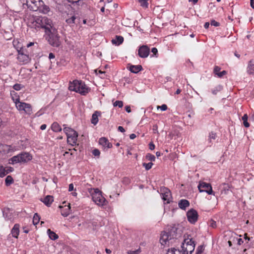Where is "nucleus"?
<instances>
[{"mask_svg":"<svg viewBox=\"0 0 254 254\" xmlns=\"http://www.w3.org/2000/svg\"><path fill=\"white\" fill-rule=\"evenodd\" d=\"M195 244L192 238L185 236L184 242L181 245V251L172 248L168 250L167 254H191L194 251Z\"/></svg>","mask_w":254,"mask_h":254,"instance_id":"nucleus-1","label":"nucleus"},{"mask_svg":"<svg viewBox=\"0 0 254 254\" xmlns=\"http://www.w3.org/2000/svg\"><path fill=\"white\" fill-rule=\"evenodd\" d=\"M30 26L35 29L43 28L45 32H49L52 29L56 28L52 20L46 16L37 17L32 20Z\"/></svg>","mask_w":254,"mask_h":254,"instance_id":"nucleus-2","label":"nucleus"},{"mask_svg":"<svg viewBox=\"0 0 254 254\" xmlns=\"http://www.w3.org/2000/svg\"><path fill=\"white\" fill-rule=\"evenodd\" d=\"M88 192L92 196L93 201L99 206L104 207L106 206L108 201L102 195V192L97 188H89Z\"/></svg>","mask_w":254,"mask_h":254,"instance_id":"nucleus-3","label":"nucleus"},{"mask_svg":"<svg viewBox=\"0 0 254 254\" xmlns=\"http://www.w3.org/2000/svg\"><path fill=\"white\" fill-rule=\"evenodd\" d=\"M32 159V156L29 152H22L15 155L9 159V164L14 165L16 164H25Z\"/></svg>","mask_w":254,"mask_h":254,"instance_id":"nucleus-4","label":"nucleus"},{"mask_svg":"<svg viewBox=\"0 0 254 254\" xmlns=\"http://www.w3.org/2000/svg\"><path fill=\"white\" fill-rule=\"evenodd\" d=\"M68 89L71 91L79 93L81 95H85L90 91V88L81 80H75L70 82Z\"/></svg>","mask_w":254,"mask_h":254,"instance_id":"nucleus-5","label":"nucleus"},{"mask_svg":"<svg viewBox=\"0 0 254 254\" xmlns=\"http://www.w3.org/2000/svg\"><path fill=\"white\" fill-rule=\"evenodd\" d=\"M176 230V228L173 227L169 232H162L160 239L161 244L163 246H169L170 244L173 242V239L177 238Z\"/></svg>","mask_w":254,"mask_h":254,"instance_id":"nucleus-6","label":"nucleus"},{"mask_svg":"<svg viewBox=\"0 0 254 254\" xmlns=\"http://www.w3.org/2000/svg\"><path fill=\"white\" fill-rule=\"evenodd\" d=\"M45 34L46 39L51 45L55 47H58L60 45V36L57 28L52 29L51 30L45 33Z\"/></svg>","mask_w":254,"mask_h":254,"instance_id":"nucleus-7","label":"nucleus"},{"mask_svg":"<svg viewBox=\"0 0 254 254\" xmlns=\"http://www.w3.org/2000/svg\"><path fill=\"white\" fill-rule=\"evenodd\" d=\"M64 127L63 130L66 135L67 143L71 146L76 145L77 140L78 133L73 129L65 127V125H64Z\"/></svg>","mask_w":254,"mask_h":254,"instance_id":"nucleus-8","label":"nucleus"},{"mask_svg":"<svg viewBox=\"0 0 254 254\" xmlns=\"http://www.w3.org/2000/svg\"><path fill=\"white\" fill-rule=\"evenodd\" d=\"M16 109L19 111H24L28 115H31L32 113V107L30 104L22 102H20L16 104Z\"/></svg>","mask_w":254,"mask_h":254,"instance_id":"nucleus-9","label":"nucleus"},{"mask_svg":"<svg viewBox=\"0 0 254 254\" xmlns=\"http://www.w3.org/2000/svg\"><path fill=\"white\" fill-rule=\"evenodd\" d=\"M198 189L199 192H206L208 194L213 193V190L211 185L204 182H200L198 185Z\"/></svg>","mask_w":254,"mask_h":254,"instance_id":"nucleus-10","label":"nucleus"},{"mask_svg":"<svg viewBox=\"0 0 254 254\" xmlns=\"http://www.w3.org/2000/svg\"><path fill=\"white\" fill-rule=\"evenodd\" d=\"M187 216L189 222L194 224L198 220V215L195 210L191 209L187 212Z\"/></svg>","mask_w":254,"mask_h":254,"instance_id":"nucleus-11","label":"nucleus"},{"mask_svg":"<svg viewBox=\"0 0 254 254\" xmlns=\"http://www.w3.org/2000/svg\"><path fill=\"white\" fill-rule=\"evenodd\" d=\"M40 3L42 4V0H26V5L28 7L34 11L38 10Z\"/></svg>","mask_w":254,"mask_h":254,"instance_id":"nucleus-12","label":"nucleus"},{"mask_svg":"<svg viewBox=\"0 0 254 254\" xmlns=\"http://www.w3.org/2000/svg\"><path fill=\"white\" fill-rule=\"evenodd\" d=\"M18 150L19 149L16 148L15 146L8 145L6 144H0V154L8 153Z\"/></svg>","mask_w":254,"mask_h":254,"instance_id":"nucleus-13","label":"nucleus"},{"mask_svg":"<svg viewBox=\"0 0 254 254\" xmlns=\"http://www.w3.org/2000/svg\"><path fill=\"white\" fill-rule=\"evenodd\" d=\"M79 18L75 15H70L67 16L65 21L70 27L73 26L79 23Z\"/></svg>","mask_w":254,"mask_h":254,"instance_id":"nucleus-14","label":"nucleus"},{"mask_svg":"<svg viewBox=\"0 0 254 254\" xmlns=\"http://www.w3.org/2000/svg\"><path fill=\"white\" fill-rule=\"evenodd\" d=\"M149 48L146 46H141L138 51L139 56L142 58H147L149 54Z\"/></svg>","mask_w":254,"mask_h":254,"instance_id":"nucleus-15","label":"nucleus"},{"mask_svg":"<svg viewBox=\"0 0 254 254\" xmlns=\"http://www.w3.org/2000/svg\"><path fill=\"white\" fill-rule=\"evenodd\" d=\"M161 191L162 199L164 201H167V203H169L171 195V192L169 190L165 188L161 190Z\"/></svg>","mask_w":254,"mask_h":254,"instance_id":"nucleus-16","label":"nucleus"},{"mask_svg":"<svg viewBox=\"0 0 254 254\" xmlns=\"http://www.w3.org/2000/svg\"><path fill=\"white\" fill-rule=\"evenodd\" d=\"M99 143L102 145L104 148H111L112 144L110 143L108 140L105 137H101L99 139Z\"/></svg>","mask_w":254,"mask_h":254,"instance_id":"nucleus-17","label":"nucleus"},{"mask_svg":"<svg viewBox=\"0 0 254 254\" xmlns=\"http://www.w3.org/2000/svg\"><path fill=\"white\" fill-rule=\"evenodd\" d=\"M17 59L19 62L22 63L23 64L28 63L30 60L29 56L23 54H19Z\"/></svg>","mask_w":254,"mask_h":254,"instance_id":"nucleus-18","label":"nucleus"},{"mask_svg":"<svg viewBox=\"0 0 254 254\" xmlns=\"http://www.w3.org/2000/svg\"><path fill=\"white\" fill-rule=\"evenodd\" d=\"M20 225L18 224H15L11 231V234L12 237L17 238L19 234Z\"/></svg>","mask_w":254,"mask_h":254,"instance_id":"nucleus-19","label":"nucleus"},{"mask_svg":"<svg viewBox=\"0 0 254 254\" xmlns=\"http://www.w3.org/2000/svg\"><path fill=\"white\" fill-rule=\"evenodd\" d=\"M221 68L218 66H215L214 68V73L218 77H222L227 73L226 71H220Z\"/></svg>","mask_w":254,"mask_h":254,"instance_id":"nucleus-20","label":"nucleus"},{"mask_svg":"<svg viewBox=\"0 0 254 254\" xmlns=\"http://www.w3.org/2000/svg\"><path fill=\"white\" fill-rule=\"evenodd\" d=\"M128 67L129 70L134 73H137L142 69V67L141 65H129Z\"/></svg>","mask_w":254,"mask_h":254,"instance_id":"nucleus-21","label":"nucleus"},{"mask_svg":"<svg viewBox=\"0 0 254 254\" xmlns=\"http://www.w3.org/2000/svg\"><path fill=\"white\" fill-rule=\"evenodd\" d=\"M247 72L249 74H254V61L251 60L248 64Z\"/></svg>","mask_w":254,"mask_h":254,"instance_id":"nucleus-22","label":"nucleus"},{"mask_svg":"<svg viewBox=\"0 0 254 254\" xmlns=\"http://www.w3.org/2000/svg\"><path fill=\"white\" fill-rule=\"evenodd\" d=\"M41 201L47 206H50L54 201L53 197L51 195H47Z\"/></svg>","mask_w":254,"mask_h":254,"instance_id":"nucleus-23","label":"nucleus"},{"mask_svg":"<svg viewBox=\"0 0 254 254\" xmlns=\"http://www.w3.org/2000/svg\"><path fill=\"white\" fill-rule=\"evenodd\" d=\"M178 205L182 209L185 210L187 207L189 206L190 202L187 199H181L179 202Z\"/></svg>","mask_w":254,"mask_h":254,"instance_id":"nucleus-24","label":"nucleus"},{"mask_svg":"<svg viewBox=\"0 0 254 254\" xmlns=\"http://www.w3.org/2000/svg\"><path fill=\"white\" fill-rule=\"evenodd\" d=\"M38 10H39L44 14H47L50 11V8L47 5H45L44 2L42 1V4L40 3Z\"/></svg>","mask_w":254,"mask_h":254,"instance_id":"nucleus-25","label":"nucleus"},{"mask_svg":"<svg viewBox=\"0 0 254 254\" xmlns=\"http://www.w3.org/2000/svg\"><path fill=\"white\" fill-rule=\"evenodd\" d=\"M124 41V38L121 36H116L115 39L112 40L113 44L116 45H120Z\"/></svg>","mask_w":254,"mask_h":254,"instance_id":"nucleus-26","label":"nucleus"},{"mask_svg":"<svg viewBox=\"0 0 254 254\" xmlns=\"http://www.w3.org/2000/svg\"><path fill=\"white\" fill-rule=\"evenodd\" d=\"M99 115H100V112L98 111H96L93 114L91 122L94 125H96L98 123Z\"/></svg>","mask_w":254,"mask_h":254,"instance_id":"nucleus-27","label":"nucleus"},{"mask_svg":"<svg viewBox=\"0 0 254 254\" xmlns=\"http://www.w3.org/2000/svg\"><path fill=\"white\" fill-rule=\"evenodd\" d=\"M51 129L54 132L61 131L62 130V127L57 122H54L52 124L51 126Z\"/></svg>","mask_w":254,"mask_h":254,"instance_id":"nucleus-28","label":"nucleus"},{"mask_svg":"<svg viewBox=\"0 0 254 254\" xmlns=\"http://www.w3.org/2000/svg\"><path fill=\"white\" fill-rule=\"evenodd\" d=\"M47 233L49 238L53 240H55L58 238V236L55 232L52 231L50 229H48Z\"/></svg>","mask_w":254,"mask_h":254,"instance_id":"nucleus-29","label":"nucleus"},{"mask_svg":"<svg viewBox=\"0 0 254 254\" xmlns=\"http://www.w3.org/2000/svg\"><path fill=\"white\" fill-rule=\"evenodd\" d=\"M223 89V86L221 85H218L214 88L211 89V92L214 95H216L218 92H220Z\"/></svg>","mask_w":254,"mask_h":254,"instance_id":"nucleus-30","label":"nucleus"},{"mask_svg":"<svg viewBox=\"0 0 254 254\" xmlns=\"http://www.w3.org/2000/svg\"><path fill=\"white\" fill-rule=\"evenodd\" d=\"M13 183V179L11 176H7L5 179V183L6 186H9Z\"/></svg>","mask_w":254,"mask_h":254,"instance_id":"nucleus-31","label":"nucleus"},{"mask_svg":"<svg viewBox=\"0 0 254 254\" xmlns=\"http://www.w3.org/2000/svg\"><path fill=\"white\" fill-rule=\"evenodd\" d=\"M248 116L247 114H245L242 119L243 121V124H244V126L246 127H250V124L248 122Z\"/></svg>","mask_w":254,"mask_h":254,"instance_id":"nucleus-32","label":"nucleus"},{"mask_svg":"<svg viewBox=\"0 0 254 254\" xmlns=\"http://www.w3.org/2000/svg\"><path fill=\"white\" fill-rule=\"evenodd\" d=\"M40 217L37 213H35L33 218V224L36 225L40 221Z\"/></svg>","mask_w":254,"mask_h":254,"instance_id":"nucleus-33","label":"nucleus"},{"mask_svg":"<svg viewBox=\"0 0 254 254\" xmlns=\"http://www.w3.org/2000/svg\"><path fill=\"white\" fill-rule=\"evenodd\" d=\"M7 174L6 168L3 166H0V177H3Z\"/></svg>","mask_w":254,"mask_h":254,"instance_id":"nucleus-34","label":"nucleus"},{"mask_svg":"<svg viewBox=\"0 0 254 254\" xmlns=\"http://www.w3.org/2000/svg\"><path fill=\"white\" fill-rule=\"evenodd\" d=\"M23 87V85L18 83L15 84L13 86V89L16 91H19Z\"/></svg>","mask_w":254,"mask_h":254,"instance_id":"nucleus-35","label":"nucleus"},{"mask_svg":"<svg viewBox=\"0 0 254 254\" xmlns=\"http://www.w3.org/2000/svg\"><path fill=\"white\" fill-rule=\"evenodd\" d=\"M146 158L148 160H149L151 161H155V157L154 156V155H152L149 153H148L146 154Z\"/></svg>","mask_w":254,"mask_h":254,"instance_id":"nucleus-36","label":"nucleus"},{"mask_svg":"<svg viewBox=\"0 0 254 254\" xmlns=\"http://www.w3.org/2000/svg\"><path fill=\"white\" fill-rule=\"evenodd\" d=\"M153 163L152 162H149L148 163H143V166L145 167L146 170H149L150 169L153 165Z\"/></svg>","mask_w":254,"mask_h":254,"instance_id":"nucleus-37","label":"nucleus"},{"mask_svg":"<svg viewBox=\"0 0 254 254\" xmlns=\"http://www.w3.org/2000/svg\"><path fill=\"white\" fill-rule=\"evenodd\" d=\"M69 209H70V207H69V206H68L67 207L65 208L66 211H62L61 212V214L64 217L67 216L69 213Z\"/></svg>","mask_w":254,"mask_h":254,"instance_id":"nucleus-38","label":"nucleus"},{"mask_svg":"<svg viewBox=\"0 0 254 254\" xmlns=\"http://www.w3.org/2000/svg\"><path fill=\"white\" fill-rule=\"evenodd\" d=\"M113 105L114 107L118 106L119 108H122L123 106V102L122 101H116Z\"/></svg>","mask_w":254,"mask_h":254,"instance_id":"nucleus-39","label":"nucleus"},{"mask_svg":"<svg viewBox=\"0 0 254 254\" xmlns=\"http://www.w3.org/2000/svg\"><path fill=\"white\" fill-rule=\"evenodd\" d=\"M138 1L140 3L141 6L142 7H148V3L147 1V0H138Z\"/></svg>","mask_w":254,"mask_h":254,"instance_id":"nucleus-40","label":"nucleus"},{"mask_svg":"<svg viewBox=\"0 0 254 254\" xmlns=\"http://www.w3.org/2000/svg\"><path fill=\"white\" fill-rule=\"evenodd\" d=\"M233 242H235L237 243L238 245H241L243 243V240L241 238H236L233 239Z\"/></svg>","mask_w":254,"mask_h":254,"instance_id":"nucleus-41","label":"nucleus"},{"mask_svg":"<svg viewBox=\"0 0 254 254\" xmlns=\"http://www.w3.org/2000/svg\"><path fill=\"white\" fill-rule=\"evenodd\" d=\"M216 137V134L215 133L213 132H211L209 134V140L210 142L211 141V139H215Z\"/></svg>","mask_w":254,"mask_h":254,"instance_id":"nucleus-42","label":"nucleus"},{"mask_svg":"<svg viewBox=\"0 0 254 254\" xmlns=\"http://www.w3.org/2000/svg\"><path fill=\"white\" fill-rule=\"evenodd\" d=\"M157 108L158 109H160L162 111H164L167 110V106L166 104H163V105H162L160 106H158Z\"/></svg>","mask_w":254,"mask_h":254,"instance_id":"nucleus-43","label":"nucleus"},{"mask_svg":"<svg viewBox=\"0 0 254 254\" xmlns=\"http://www.w3.org/2000/svg\"><path fill=\"white\" fill-rule=\"evenodd\" d=\"M92 154L95 156H99L100 154V151L97 149H95L93 150L92 151Z\"/></svg>","mask_w":254,"mask_h":254,"instance_id":"nucleus-44","label":"nucleus"},{"mask_svg":"<svg viewBox=\"0 0 254 254\" xmlns=\"http://www.w3.org/2000/svg\"><path fill=\"white\" fill-rule=\"evenodd\" d=\"M140 252L139 249H138L136 251H129L128 252V254H139Z\"/></svg>","mask_w":254,"mask_h":254,"instance_id":"nucleus-45","label":"nucleus"},{"mask_svg":"<svg viewBox=\"0 0 254 254\" xmlns=\"http://www.w3.org/2000/svg\"><path fill=\"white\" fill-rule=\"evenodd\" d=\"M211 25L217 27L219 25V23L215 20H213L211 21Z\"/></svg>","mask_w":254,"mask_h":254,"instance_id":"nucleus-46","label":"nucleus"},{"mask_svg":"<svg viewBox=\"0 0 254 254\" xmlns=\"http://www.w3.org/2000/svg\"><path fill=\"white\" fill-rule=\"evenodd\" d=\"M5 168L6 171V172H7V174H8L10 172H12L14 170L13 168L11 167H6Z\"/></svg>","mask_w":254,"mask_h":254,"instance_id":"nucleus-47","label":"nucleus"},{"mask_svg":"<svg viewBox=\"0 0 254 254\" xmlns=\"http://www.w3.org/2000/svg\"><path fill=\"white\" fill-rule=\"evenodd\" d=\"M12 100L13 102L15 103V106H16L17 103L20 102L19 98H14V97H12Z\"/></svg>","mask_w":254,"mask_h":254,"instance_id":"nucleus-48","label":"nucleus"},{"mask_svg":"<svg viewBox=\"0 0 254 254\" xmlns=\"http://www.w3.org/2000/svg\"><path fill=\"white\" fill-rule=\"evenodd\" d=\"M149 149L150 150H153L155 148V145L154 144V143L153 142H150L149 144Z\"/></svg>","mask_w":254,"mask_h":254,"instance_id":"nucleus-49","label":"nucleus"},{"mask_svg":"<svg viewBox=\"0 0 254 254\" xmlns=\"http://www.w3.org/2000/svg\"><path fill=\"white\" fill-rule=\"evenodd\" d=\"M73 190H74L73 185L72 184H69V188H68V190H69V191H72Z\"/></svg>","mask_w":254,"mask_h":254,"instance_id":"nucleus-50","label":"nucleus"},{"mask_svg":"<svg viewBox=\"0 0 254 254\" xmlns=\"http://www.w3.org/2000/svg\"><path fill=\"white\" fill-rule=\"evenodd\" d=\"M151 52L155 55H156L157 53H158V50L157 49V48H153L152 49H151Z\"/></svg>","mask_w":254,"mask_h":254,"instance_id":"nucleus-51","label":"nucleus"},{"mask_svg":"<svg viewBox=\"0 0 254 254\" xmlns=\"http://www.w3.org/2000/svg\"><path fill=\"white\" fill-rule=\"evenodd\" d=\"M198 251H200V254H201L202 252V246H199L198 247V248L196 250V254H197V253Z\"/></svg>","mask_w":254,"mask_h":254,"instance_id":"nucleus-52","label":"nucleus"},{"mask_svg":"<svg viewBox=\"0 0 254 254\" xmlns=\"http://www.w3.org/2000/svg\"><path fill=\"white\" fill-rule=\"evenodd\" d=\"M118 130L122 132H124L125 131V129L124 128V127L122 126H119L118 127Z\"/></svg>","mask_w":254,"mask_h":254,"instance_id":"nucleus-53","label":"nucleus"},{"mask_svg":"<svg viewBox=\"0 0 254 254\" xmlns=\"http://www.w3.org/2000/svg\"><path fill=\"white\" fill-rule=\"evenodd\" d=\"M125 110L127 113L131 112L130 108L129 106H127L125 107Z\"/></svg>","mask_w":254,"mask_h":254,"instance_id":"nucleus-54","label":"nucleus"},{"mask_svg":"<svg viewBox=\"0 0 254 254\" xmlns=\"http://www.w3.org/2000/svg\"><path fill=\"white\" fill-rule=\"evenodd\" d=\"M49 58L50 59H54L55 58V55L53 53H50L49 55Z\"/></svg>","mask_w":254,"mask_h":254,"instance_id":"nucleus-55","label":"nucleus"},{"mask_svg":"<svg viewBox=\"0 0 254 254\" xmlns=\"http://www.w3.org/2000/svg\"><path fill=\"white\" fill-rule=\"evenodd\" d=\"M47 125L46 124H43L40 127V129L41 130H44L46 128Z\"/></svg>","mask_w":254,"mask_h":254,"instance_id":"nucleus-56","label":"nucleus"},{"mask_svg":"<svg viewBox=\"0 0 254 254\" xmlns=\"http://www.w3.org/2000/svg\"><path fill=\"white\" fill-rule=\"evenodd\" d=\"M136 137V135L134 133H132L129 135V138L131 139H133Z\"/></svg>","mask_w":254,"mask_h":254,"instance_id":"nucleus-57","label":"nucleus"},{"mask_svg":"<svg viewBox=\"0 0 254 254\" xmlns=\"http://www.w3.org/2000/svg\"><path fill=\"white\" fill-rule=\"evenodd\" d=\"M210 225L213 228L215 227L216 226V222L215 221H212Z\"/></svg>","mask_w":254,"mask_h":254,"instance_id":"nucleus-58","label":"nucleus"},{"mask_svg":"<svg viewBox=\"0 0 254 254\" xmlns=\"http://www.w3.org/2000/svg\"><path fill=\"white\" fill-rule=\"evenodd\" d=\"M209 22H206L205 23L204 25V27L205 29H207L209 26Z\"/></svg>","mask_w":254,"mask_h":254,"instance_id":"nucleus-59","label":"nucleus"},{"mask_svg":"<svg viewBox=\"0 0 254 254\" xmlns=\"http://www.w3.org/2000/svg\"><path fill=\"white\" fill-rule=\"evenodd\" d=\"M251 0V5L253 8H254V0Z\"/></svg>","mask_w":254,"mask_h":254,"instance_id":"nucleus-60","label":"nucleus"},{"mask_svg":"<svg viewBox=\"0 0 254 254\" xmlns=\"http://www.w3.org/2000/svg\"><path fill=\"white\" fill-rule=\"evenodd\" d=\"M105 251L107 254H110L111 253V251L108 249H106Z\"/></svg>","mask_w":254,"mask_h":254,"instance_id":"nucleus-61","label":"nucleus"},{"mask_svg":"<svg viewBox=\"0 0 254 254\" xmlns=\"http://www.w3.org/2000/svg\"><path fill=\"white\" fill-rule=\"evenodd\" d=\"M156 156H157V157H159V156H161V153H160V152H158H158H156Z\"/></svg>","mask_w":254,"mask_h":254,"instance_id":"nucleus-62","label":"nucleus"},{"mask_svg":"<svg viewBox=\"0 0 254 254\" xmlns=\"http://www.w3.org/2000/svg\"><path fill=\"white\" fill-rule=\"evenodd\" d=\"M181 90L180 89H177V90L176 91V94H180V93H181Z\"/></svg>","mask_w":254,"mask_h":254,"instance_id":"nucleus-63","label":"nucleus"},{"mask_svg":"<svg viewBox=\"0 0 254 254\" xmlns=\"http://www.w3.org/2000/svg\"><path fill=\"white\" fill-rule=\"evenodd\" d=\"M251 119L253 121H254V112H253V113L252 115Z\"/></svg>","mask_w":254,"mask_h":254,"instance_id":"nucleus-64","label":"nucleus"}]
</instances>
